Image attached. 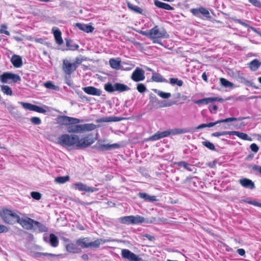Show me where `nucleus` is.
Here are the masks:
<instances>
[{
    "instance_id": "1",
    "label": "nucleus",
    "mask_w": 261,
    "mask_h": 261,
    "mask_svg": "<svg viewBox=\"0 0 261 261\" xmlns=\"http://www.w3.org/2000/svg\"><path fill=\"white\" fill-rule=\"evenodd\" d=\"M95 140L92 134L86 135L81 139L77 135L63 134L59 137L58 142L63 146H75L77 148H85L94 143Z\"/></svg>"
},
{
    "instance_id": "2",
    "label": "nucleus",
    "mask_w": 261,
    "mask_h": 261,
    "mask_svg": "<svg viewBox=\"0 0 261 261\" xmlns=\"http://www.w3.org/2000/svg\"><path fill=\"white\" fill-rule=\"evenodd\" d=\"M76 120H71L68 125L67 130L69 133L81 134L86 132H90L94 130L96 126L93 123H85L80 124L84 121L83 119L74 118Z\"/></svg>"
},
{
    "instance_id": "3",
    "label": "nucleus",
    "mask_w": 261,
    "mask_h": 261,
    "mask_svg": "<svg viewBox=\"0 0 261 261\" xmlns=\"http://www.w3.org/2000/svg\"><path fill=\"white\" fill-rule=\"evenodd\" d=\"M0 217L5 223L11 225L17 223L19 218L16 213L8 208H3L0 211Z\"/></svg>"
},
{
    "instance_id": "4",
    "label": "nucleus",
    "mask_w": 261,
    "mask_h": 261,
    "mask_svg": "<svg viewBox=\"0 0 261 261\" xmlns=\"http://www.w3.org/2000/svg\"><path fill=\"white\" fill-rule=\"evenodd\" d=\"M145 35L152 39L167 38L169 37V35L166 30L163 28H159L158 25H155L153 28L148 30L145 33Z\"/></svg>"
},
{
    "instance_id": "5",
    "label": "nucleus",
    "mask_w": 261,
    "mask_h": 261,
    "mask_svg": "<svg viewBox=\"0 0 261 261\" xmlns=\"http://www.w3.org/2000/svg\"><path fill=\"white\" fill-rule=\"evenodd\" d=\"M0 81L3 83L13 82L16 83L21 81L20 76L11 72H4L0 75Z\"/></svg>"
},
{
    "instance_id": "6",
    "label": "nucleus",
    "mask_w": 261,
    "mask_h": 261,
    "mask_svg": "<svg viewBox=\"0 0 261 261\" xmlns=\"http://www.w3.org/2000/svg\"><path fill=\"white\" fill-rule=\"evenodd\" d=\"M35 220L27 217L25 219L20 218L19 217L17 223L19 224L22 228L26 230H36V228H34V225L35 224Z\"/></svg>"
},
{
    "instance_id": "7",
    "label": "nucleus",
    "mask_w": 261,
    "mask_h": 261,
    "mask_svg": "<svg viewBox=\"0 0 261 261\" xmlns=\"http://www.w3.org/2000/svg\"><path fill=\"white\" fill-rule=\"evenodd\" d=\"M62 69L64 73L69 76L76 70L74 64L67 59L63 60Z\"/></svg>"
},
{
    "instance_id": "8",
    "label": "nucleus",
    "mask_w": 261,
    "mask_h": 261,
    "mask_svg": "<svg viewBox=\"0 0 261 261\" xmlns=\"http://www.w3.org/2000/svg\"><path fill=\"white\" fill-rule=\"evenodd\" d=\"M121 255L122 257L128 259L129 261H141L142 259L139 257L136 254L128 249H123Z\"/></svg>"
},
{
    "instance_id": "9",
    "label": "nucleus",
    "mask_w": 261,
    "mask_h": 261,
    "mask_svg": "<svg viewBox=\"0 0 261 261\" xmlns=\"http://www.w3.org/2000/svg\"><path fill=\"white\" fill-rule=\"evenodd\" d=\"M144 71L140 68L137 67L133 71L131 79L135 82H138L145 79Z\"/></svg>"
},
{
    "instance_id": "10",
    "label": "nucleus",
    "mask_w": 261,
    "mask_h": 261,
    "mask_svg": "<svg viewBox=\"0 0 261 261\" xmlns=\"http://www.w3.org/2000/svg\"><path fill=\"white\" fill-rule=\"evenodd\" d=\"M190 12L195 16L200 17V14H202L207 18L211 17L209 11L205 8L200 7L199 8H193L190 10Z\"/></svg>"
},
{
    "instance_id": "11",
    "label": "nucleus",
    "mask_w": 261,
    "mask_h": 261,
    "mask_svg": "<svg viewBox=\"0 0 261 261\" xmlns=\"http://www.w3.org/2000/svg\"><path fill=\"white\" fill-rule=\"evenodd\" d=\"M244 118L239 117V118H235V117H229L224 119L218 120L214 122H210L207 123V127H211L216 125L217 124L224 123V122H228L236 121L242 120Z\"/></svg>"
},
{
    "instance_id": "12",
    "label": "nucleus",
    "mask_w": 261,
    "mask_h": 261,
    "mask_svg": "<svg viewBox=\"0 0 261 261\" xmlns=\"http://www.w3.org/2000/svg\"><path fill=\"white\" fill-rule=\"evenodd\" d=\"M75 188L80 191H85L87 192H93L97 191L98 189L95 188L89 187L86 185L81 182H77L74 185Z\"/></svg>"
},
{
    "instance_id": "13",
    "label": "nucleus",
    "mask_w": 261,
    "mask_h": 261,
    "mask_svg": "<svg viewBox=\"0 0 261 261\" xmlns=\"http://www.w3.org/2000/svg\"><path fill=\"white\" fill-rule=\"evenodd\" d=\"M83 91L89 95L94 96H100L101 94V91L93 86H88L83 88Z\"/></svg>"
},
{
    "instance_id": "14",
    "label": "nucleus",
    "mask_w": 261,
    "mask_h": 261,
    "mask_svg": "<svg viewBox=\"0 0 261 261\" xmlns=\"http://www.w3.org/2000/svg\"><path fill=\"white\" fill-rule=\"evenodd\" d=\"M124 118L123 117H119L116 116H109L102 117L101 118L96 119L95 120L96 123L102 122H117L122 120Z\"/></svg>"
},
{
    "instance_id": "15",
    "label": "nucleus",
    "mask_w": 261,
    "mask_h": 261,
    "mask_svg": "<svg viewBox=\"0 0 261 261\" xmlns=\"http://www.w3.org/2000/svg\"><path fill=\"white\" fill-rule=\"evenodd\" d=\"M170 134V132L168 130H166L164 132H158L153 135L151 136L148 138V140L150 141H155L159 140L161 138L168 137Z\"/></svg>"
},
{
    "instance_id": "16",
    "label": "nucleus",
    "mask_w": 261,
    "mask_h": 261,
    "mask_svg": "<svg viewBox=\"0 0 261 261\" xmlns=\"http://www.w3.org/2000/svg\"><path fill=\"white\" fill-rule=\"evenodd\" d=\"M239 182L242 187L245 188H248L250 189H253L255 188L254 182L250 179L247 178H241L239 179Z\"/></svg>"
},
{
    "instance_id": "17",
    "label": "nucleus",
    "mask_w": 261,
    "mask_h": 261,
    "mask_svg": "<svg viewBox=\"0 0 261 261\" xmlns=\"http://www.w3.org/2000/svg\"><path fill=\"white\" fill-rule=\"evenodd\" d=\"M58 122L62 125L66 126L67 128L71 120H76L74 119V117H71L65 115L60 116L58 118Z\"/></svg>"
},
{
    "instance_id": "18",
    "label": "nucleus",
    "mask_w": 261,
    "mask_h": 261,
    "mask_svg": "<svg viewBox=\"0 0 261 261\" xmlns=\"http://www.w3.org/2000/svg\"><path fill=\"white\" fill-rule=\"evenodd\" d=\"M52 31L54 34V36L55 39V41L57 44L58 45H61L63 43V40L62 37L61 32L58 28H53Z\"/></svg>"
},
{
    "instance_id": "19",
    "label": "nucleus",
    "mask_w": 261,
    "mask_h": 261,
    "mask_svg": "<svg viewBox=\"0 0 261 261\" xmlns=\"http://www.w3.org/2000/svg\"><path fill=\"white\" fill-rule=\"evenodd\" d=\"M11 62L14 67L16 68H19L21 67L23 64L22 60L21 57L16 55L12 56L11 59Z\"/></svg>"
},
{
    "instance_id": "20",
    "label": "nucleus",
    "mask_w": 261,
    "mask_h": 261,
    "mask_svg": "<svg viewBox=\"0 0 261 261\" xmlns=\"http://www.w3.org/2000/svg\"><path fill=\"white\" fill-rule=\"evenodd\" d=\"M75 25L79 29L87 33H92L94 30V28L91 25L76 23Z\"/></svg>"
},
{
    "instance_id": "21",
    "label": "nucleus",
    "mask_w": 261,
    "mask_h": 261,
    "mask_svg": "<svg viewBox=\"0 0 261 261\" xmlns=\"http://www.w3.org/2000/svg\"><path fill=\"white\" fill-rule=\"evenodd\" d=\"M120 145L118 144L114 143L112 144H100L97 147L99 151H104L106 150H112L115 148H119Z\"/></svg>"
},
{
    "instance_id": "22",
    "label": "nucleus",
    "mask_w": 261,
    "mask_h": 261,
    "mask_svg": "<svg viewBox=\"0 0 261 261\" xmlns=\"http://www.w3.org/2000/svg\"><path fill=\"white\" fill-rule=\"evenodd\" d=\"M66 250L72 253H79L81 252L82 250L80 248L78 247L76 244L74 243H69L66 246Z\"/></svg>"
},
{
    "instance_id": "23",
    "label": "nucleus",
    "mask_w": 261,
    "mask_h": 261,
    "mask_svg": "<svg viewBox=\"0 0 261 261\" xmlns=\"http://www.w3.org/2000/svg\"><path fill=\"white\" fill-rule=\"evenodd\" d=\"M154 5L159 8L163 9L166 10H174V8L173 7L171 6L168 4L160 2L158 0H154Z\"/></svg>"
},
{
    "instance_id": "24",
    "label": "nucleus",
    "mask_w": 261,
    "mask_h": 261,
    "mask_svg": "<svg viewBox=\"0 0 261 261\" xmlns=\"http://www.w3.org/2000/svg\"><path fill=\"white\" fill-rule=\"evenodd\" d=\"M248 65L250 70L255 71L260 67L261 62L258 59H255L249 63Z\"/></svg>"
},
{
    "instance_id": "25",
    "label": "nucleus",
    "mask_w": 261,
    "mask_h": 261,
    "mask_svg": "<svg viewBox=\"0 0 261 261\" xmlns=\"http://www.w3.org/2000/svg\"><path fill=\"white\" fill-rule=\"evenodd\" d=\"M138 196L140 198L143 199L145 201L154 202L156 201L157 199L155 196H150L145 193H139Z\"/></svg>"
},
{
    "instance_id": "26",
    "label": "nucleus",
    "mask_w": 261,
    "mask_h": 261,
    "mask_svg": "<svg viewBox=\"0 0 261 261\" xmlns=\"http://www.w3.org/2000/svg\"><path fill=\"white\" fill-rule=\"evenodd\" d=\"M236 135L239 138L244 140H252V139L250 137H249L247 134L242 132H240L238 131H230V135Z\"/></svg>"
},
{
    "instance_id": "27",
    "label": "nucleus",
    "mask_w": 261,
    "mask_h": 261,
    "mask_svg": "<svg viewBox=\"0 0 261 261\" xmlns=\"http://www.w3.org/2000/svg\"><path fill=\"white\" fill-rule=\"evenodd\" d=\"M34 228H36V230L37 229L40 232H46L48 229L45 225L36 220L34 225Z\"/></svg>"
},
{
    "instance_id": "28",
    "label": "nucleus",
    "mask_w": 261,
    "mask_h": 261,
    "mask_svg": "<svg viewBox=\"0 0 261 261\" xmlns=\"http://www.w3.org/2000/svg\"><path fill=\"white\" fill-rule=\"evenodd\" d=\"M131 219L132 225L141 224L145 221V218L140 215H131Z\"/></svg>"
},
{
    "instance_id": "29",
    "label": "nucleus",
    "mask_w": 261,
    "mask_h": 261,
    "mask_svg": "<svg viewBox=\"0 0 261 261\" xmlns=\"http://www.w3.org/2000/svg\"><path fill=\"white\" fill-rule=\"evenodd\" d=\"M127 6L128 8L137 14H142L143 10L137 6H135L131 4L130 2H127Z\"/></svg>"
},
{
    "instance_id": "30",
    "label": "nucleus",
    "mask_w": 261,
    "mask_h": 261,
    "mask_svg": "<svg viewBox=\"0 0 261 261\" xmlns=\"http://www.w3.org/2000/svg\"><path fill=\"white\" fill-rule=\"evenodd\" d=\"M66 45L68 47L69 50L74 51L77 50L79 48V46L76 44L72 43V40L71 39H65Z\"/></svg>"
},
{
    "instance_id": "31",
    "label": "nucleus",
    "mask_w": 261,
    "mask_h": 261,
    "mask_svg": "<svg viewBox=\"0 0 261 261\" xmlns=\"http://www.w3.org/2000/svg\"><path fill=\"white\" fill-rule=\"evenodd\" d=\"M151 79L153 81L155 82H167V80L160 73H153L152 75Z\"/></svg>"
},
{
    "instance_id": "32",
    "label": "nucleus",
    "mask_w": 261,
    "mask_h": 261,
    "mask_svg": "<svg viewBox=\"0 0 261 261\" xmlns=\"http://www.w3.org/2000/svg\"><path fill=\"white\" fill-rule=\"evenodd\" d=\"M115 91L119 92H123L129 90V88L126 85L116 83L115 84Z\"/></svg>"
},
{
    "instance_id": "33",
    "label": "nucleus",
    "mask_w": 261,
    "mask_h": 261,
    "mask_svg": "<svg viewBox=\"0 0 261 261\" xmlns=\"http://www.w3.org/2000/svg\"><path fill=\"white\" fill-rule=\"evenodd\" d=\"M49 242L53 247H57L59 245V240L57 237L54 233L49 234Z\"/></svg>"
},
{
    "instance_id": "34",
    "label": "nucleus",
    "mask_w": 261,
    "mask_h": 261,
    "mask_svg": "<svg viewBox=\"0 0 261 261\" xmlns=\"http://www.w3.org/2000/svg\"><path fill=\"white\" fill-rule=\"evenodd\" d=\"M121 61L118 59H115L114 58H112L109 61V63L110 66L115 69H118L119 68L120 66Z\"/></svg>"
},
{
    "instance_id": "35",
    "label": "nucleus",
    "mask_w": 261,
    "mask_h": 261,
    "mask_svg": "<svg viewBox=\"0 0 261 261\" xmlns=\"http://www.w3.org/2000/svg\"><path fill=\"white\" fill-rule=\"evenodd\" d=\"M105 242L106 241L105 240L97 239L93 242L88 243V245H89V247L97 248L100 246L101 244H104Z\"/></svg>"
},
{
    "instance_id": "36",
    "label": "nucleus",
    "mask_w": 261,
    "mask_h": 261,
    "mask_svg": "<svg viewBox=\"0 0 261 261\" xmlns=\"http://www.w3.org/2000/svg\"><path fill=\"white\" fill-rule=\"evenodd\" d=\"M119 221L121 224L132 225L131 216H124L119 219Z\"/></svg>"
},
{
    "instance_id": "37",
    "label": "nucleus",
    "mask_w": 261,
    "mask_h": 261,
    "mask_svg": "<svg viewBox=\"0 0 261 261\" xmlns=\"http://www.w3.org/2000/svg\"><path fill=\"white\" fill-rule=\"evenodd\" d=\"M86 240H88V238H85L83 239H79L76 240V244H78L79 245H81L82 248H87L89 247V245H88V243H86L85 242Z\"/></svg>"
},
{
    "instance_id": "38",
    "label": "nucleus",
    "mask_w": 261,
    "mask_h": 261,
    "mask_svg": "<svg viewBox=\"0 0 261 261\" xmlns=\"http://www.w3.org/2000/svg\"><path fill=\"white\" fill-rule=\"evenodd\" d=\"M1 90L5 94L7 95H12V91L10 87L7 85L1 86Z\"/></svg>"
},
{
    "instance_id": "39",
    "label": "nucleus",
    "mask_w": 261,
    "mask_h": 261,
    "mask_svg": "<svg viewBox=\"0 0 261 261\" xmlns=\"http://www.w3.org/2000/svg\"><path fill=\"white\" fill-rule=\"evenodd\" d=\"M70 179L68 175L65 176H58L55 178V181L59 184H64L68 181Z\"/></svg>"
},
{
    "instance_id": "40",
    "label": "nucleus",
    "mask_w": 261,
    "mask_h": 261,
    "mask_svg": "<svg viewBox=\"0 0 261 261\" xmlns=\"http://www.w3.org/2000/svg\"><path fill=\"white\" fill-rule=\"evenodd\" d=\"M104 88L107 92L109 93H113L115 91V86H113L111 83L105 84Z\"/></svg>"
},
{
    "instance_id": "41",
    "label": "nucleus",
    "mask_w": 261,
    "mask_h": 261,
    "mask_svg": "<svg viewBox=\"0 0 261 261\" xmlns=\"http://www.w3.org/2000/svg\"><path fill=\"white\" fill-rule=\"evenodd\" d=\"M170 83L172 85H177L179 87L182 86L184 83L182 80H178L177 78H170Z\"/></svg>"
},
{
    "instance_id": "42",
    "label": "nucleus",
    "mask_w": 261,
    "mask_h": 261,
    "mask_svg": "<svg viewBox=\"0 0 261 261\" xmlns=\"http://www.w3.org/2000/svg\"><path fill=\"white\" fill-rule=\"evenodd\" d=\"M220 83L222 86L225 87H232L233 84L229 81H227L224 78L220 79Z\"/></svg>"
},
{
    "instance_id": "43",
    "label": "nucleus",
    "mask_w": 261,
    "mask_h": 261,
    "mask_svg": "<svg viewBox=\"0 0 261 261\" xmlns=\"http://www.w3.org/2000/svg\"><path fill=\"white\" fill-rule=\"evenodd\" d=\"M44 86L45 88L49 89L57 90L58 87L55 86L51 81H48L44 83Z\"/></svg>"
},
{
    "instance_id": "44",
    "label": "nucleus",
    "mask_w": 261,
    "mask_h": 261,
    "mask_svg": "<svg viewBox=\"0 0 261 261\" xmlns=\"http://www.w3.org/2000/svg\"><path fill=\"white\" fill-rule=\"evenodd\" d=\"M227 135H230V131L218 132L212 134V137H219L221 136H225Z\"/></svg>"
},
{
    "instance_id": "45",
    "label": "nucleus",
    "mask_w": 261,
    "mask_h": 261,
    "mask_svg": "<svg viewBox=\"0 0 261 261\" xmlns=\"http://www.w3.org/2000/svg\"><path fill=\"white\" fill-rule=\"evenodd\" d=\"M20 105L22 106V107L26 109L29 110L30 111L32 110L33 105L29 102H20Z\"/></svg>"
},
{
    "instance_id": "46",
    "label": "nucleus",
    "mask_w": 261,
    "mask_h": 261,
    "mask_svg": "<svg viewBox=\"0 0 261 261\" xmlns=\"http://www.w3.org/2000/svg\"><path fill=\"white\" fill-rule=\"evenodd\" d=\"M202 144L211 150H215L216 149L214 145L209 141L202 142Z\"/></svg>"
},
{
    "instance_id": "47",
    "label": "nucleus",
    "mask_w": 261,
    "mask_h": 261,
    "mask_svg": "<svg viewBox=\"0 0 261 261\" xmlns=\"http://www.w3.org/2000/svg\"><path fill=\"white\" fill-rule=\"evenodd\" d=\"M32 111L41 113H44L46 112L45 110H44L43 108L35 105H33Z\"/></svg>"
},
{
    "instance_id": "48",
    "label": "nucleus",
    "mask_w": 261,
    "mask_h": 261,
    "mask_svg": "<svg viewBox=\"0 0 261 261\" xmlns=\"http://www.w3.org/2000/svg\"><path fill=\"white\" fill-rule=\"evenodd\" d=\"M86 59L83 58L77 57L75 58L74 62L73 63V64L76 66V68L78 67V66L81 64V63L85 61Z\"/></svg>"
},
{
    "instance_id": "49",
    "label": "nucleus",
    "mask_w": 261,
    "mask_h": 261,
    "mask_svg": "<svg viewBox=\"0 0 261 261\" xmlns=\"http://www.w3.org/2000/svg\"><path fill=\"white\" fill-rule=\"evenodd\" d=\"M31 195L33 198L37 200H40L41 198V194L38 192H32Z\"/></svg>"
},
{
    "instance_id": "50",
    "label": "nucleus",
    "mask_w": 261,
    "mask_h": 261,
    "mask_svg": "<svg viewBox=\"0 0 261 261\" xmlns=\"http://www.w3.org/2000/svg\"><path fill=\"white\" fill-rule=\"evenodd\" d=\"M206 98L207 104L208 103L213 102L214 101H222L223 100L222 98L218 97H208Z\"/></svg>"
},
{
    "instance_id": "51",
    "label": "nucleus",
    "mask_w": 261,
    "mask_h": 261,
    "mask_svg": "<svg viewBox=\"0 0 261 261\" xmlns=\"http://www.w3.org/2000/svg\"><path fill=\"white\" fill-rule=\"evenodd\" d=\"M31 122L35 125H39L41 123V120L39 117H33L31 118Z\"/></svg>"
},
{
    "instance_id": "52",
    "label": "nucleus",
    "mask_w": 261,
    "mask_h": 261,
    "mask_svg": "<svg viewBox=\"0 0 261 261\" xmlns=\"http://www.w3.org/2000/svg\"><path fill=\"white\" fill-rule=\"evenodd\" d=\"M137 89L139 92L143 93L146 90V88L143 84L140 83L138 84Z\"/></svg>"
},
{
    "instance_id": "53",
    "label": "nucleus",
    "mask_w": 261,
    "mask_h": 261,
    "mask_svg": "<svg viewBox=\"0 0 261 261\" xmlns=\"http://www.w3.org/2000/svg\"><path fill=\"white\" fill-rule=\"evenodd\" d=\"M158 95L163 98L167 99L169 98L171 95L170 93H166L163 91H159L158 93Z\"/></svg>"
},
{
    "instance_id": "54",
    "label": "nucleus",
    "mask_w": 261,
    "mask_h": 261,
    "mask_svg": "<svg viewBox=\"0 0 261 261\" xmlns=\"http://www.w3.org/2000/svg\"><path fill=\"white\" fill-rule=\"evenodd\" d=\"M174 164L175 165H177L179 167H182L184 168L185 169L187 168V167L188 166V163H187V162H186L185 161H180V162H175L174 163Z\"/></svg>"
},
{
    "instance_id": "55",
    "label": "nucleus",
    "mask_w": 261,
    "mask_h": 261,
    "mask_svg": "<svg viewBox=\"0 0 261 261\" xmlns=\"http://www.w3.org/2000/svg\"><path fill=\"white\" fill-rule=\"evenodd\" d=\"M249 2L254 6L261 8V2L258 0H248Z\"/></svg>"
},
{
    "instance_id": "56",
    "label": "nucleus",
    "mask_w": 261,
    "mask_h": 261,
    "mask_svg": "<svg viewBox=\"0 0 261 261\" xmlns=\"http://www.w3.org/2000/svg\"><path fill=\"white\" fill-rule=\"evenodd\" d=\"M174 134H185L188 132H189L190 131L187 129H180V128H177L174 129Z\"/></svg>"
},
{
    "instance_id": "57",
    "label": "nucleus",
    "mask_w": 261,
    "mask_h": 261,
    "mask_svg": "<svg viewBox=\"0 0 261 261\" xmlns=\"http://www.w3.org/2000/svg\"><path fill=\"white\" fill-rule=\"evenodd\" d=\"M232 19L234 22L238 23L241 24L242 25H243L246 27H249V25L248 24H247L246 22L243 21L242 20H241L240 19L233 18H232Z\"/></svg>"
},
{
    "instance_id": "58",
    "label": "nucleus",
    "mask_w": 261,
    "mask_h": 261,
    "mask_svg": "<svg viewBox=\"0 0 261 261\" xmlns=\"http://www.w3.org/2000/svg\"><path fill=\"white\" fill-rule=\"evenodd\" d=\"M250 149L251 150L255 152V153H256L258 152V150H259V148L257 146V145L255 144V143H252L250 145Z\"/></svg>"
},
{
    "instance_id": "59",
    "label": "nucleus",
    "mask_w": 261,
    "mask_h": 261,
    "mask_svg": "<svg viewBox=\"0 0 261 261\" xmlns=\"http://www.w3.org/2000/svg\"><path fill=\"white\" fill-rule=\"evenodd\" d=\"M9 228L3 224H0V233L7 232Z\"/></svg>"
},
{
    "instance_id": "60",
    "label": "nucleus",
    "mask_w": 261,
    "mask_h": 261,
    "mask_svg": "<svg viewBox=\"0 0 261 261\" xmlns=\"http://www.w3.org/2000/svg\"><path fill=\"white\" fill-rule=\"evenodd\" d=\"M217 162L214 161L212 162H208L206 164V165L210 168H215L216 167Z\"/></svg>"
},
{
    "instance_id": "61",
    "label": "nucleus",
    "mask_w": 261,
    "mask_h": 261,
    "mask_svg": "<svg viewBox=\"0 0 261 261\" xmlns=\"http://www.w3.org/2000/svg\"><path fill=\"white\" fill-rule=\"evenodd\" d=\"M195 103L198 105L207 104L206 98L196 100Z\"/></svg>"
},
{
    "instance_id": "62",
    "label": "nucleus",
    "mask_w": 261,
    "mask_h": 261,
    "mask_svg": "<svg viewBox=\"0 0 261 261\" xmlns=\"http://www.w3.org/2000/svg\"><path fill=\"white\" fill-rule=\"evenodd\" d=\"M248 203L253 205L256 206L260 207H261V203L255 201H248L247 202Z\"/></svg>"
},
{
    "instance_id": "63",
    "label": "nucleus",
    "mask_w": 261,
    "mask_h": 261,
    "mask_svg": "<svg viewBox=\"0 0 261 261\" xmlns=\"http://www.w3.org/2000/svg\"><path fill=\"white\" fill-rule=\"evenodd\" d=\"M261 166L258 165H254L252 167V170L256 172H258L261 174Z\"/></svg>"
},
{
    "instance_id": "64",
    "label": "nucleus",
    "mask_w": 261,
    "mask_h": 261,
    "mask_svg": "<svg viewBox=\"0 0 261 261\" xmlns=\"http://www.w3.org/2000/svg\"><path fill=\"white\" fill-rule=\"evenodd\" d=\"M143 237L147 238L148 240L150 241H153L155 240V238L153 236H151L149 234H145L143 236Z\"/></svg>"
}]
</instances>
